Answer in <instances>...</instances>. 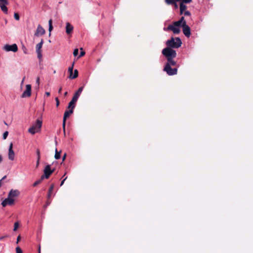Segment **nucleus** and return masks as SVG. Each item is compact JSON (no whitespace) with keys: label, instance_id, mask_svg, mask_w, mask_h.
I'll return each instance as SVG.
<instances>
[{"label":"nucleus","instance_id":"nucleus-31","mask_svg":"<svg viewBox=\"0 0 253 253\" xmlns=\"http://www.w3.org/2000/svg\"><path fill=\"white\" fill-rule=\"evenodd\" d=\"M19 223L18 222H16L14 223V229H13V230L14 231H16L17 228H18L19 227Z\"/></svg>","mask_w":253,"mask_h":253},{"label":"nucleus","instance_id":"nucleus-27","mask_svg":"<svg viewBox=\"0 0 253 253\" xmlns=\"http://www.w3.org/2000/svg\"><path fill=\"white\" fill-rule=\"evenodd\" d=\"M182 24L181 23V22L178 20L177 21L173 22L172 25H174V26L178 27L180 26L182 27Z\"/></svg>","mask_w":253,"mask_h":253},{"label":"nucleus","instance_id":"nucleus-32","mask_svg":"<svg viewBox=\"0 0 253 253\" xmlns=\"http://www.w3.org/2000/svg\"><path fill=\"white\" fill-rule=\"evenodd\" d=\"M14 17L15 18V20H19V19H20V17H19V14L18 13H14Z\"/></svg>","mask_w":253,"mask_h":253},{"label":"nucleus","instance_id":"nucleus-23","mask_svg":"<svg viewBox=\"0 0 253 253\" xmlns=\"http://www.w3.org/2000/svg\"><path fill=\"white\" fill-rule=\"evenodd\" d=\"M165 1L168 4L172 5V4H175V2L178 1V0H165Z\"/></svg>","mask_w":253,"mask_h":253},{"label":"nucleus","instance_id":"nucleus-2","mask_svg":"<svg viewBox=\"0 0 253 253\" xmlns=\"http://www.w3.org/2000/svg\"><path fill=\"white\" fill-rule=\"evenodd\" d=\"M162 52L167 59L168 58H174L176 56L175 50L169 48V47H167L163 49Z\"/></svg>","mask_w":253,"mask_h":253},{"label":"nucleus","instance_id":"nucleus-21","mask_svg":"<svg viewBox=\"0 0 253 253\" xmlns=\"http://www.w3.org/2000/svg\"><path fill=\"white\" fill-rule=\"evenodd\" d=\"M53 188H54V184H52L49 189H48V194H47V198L48 199H49L51 195V194H52V191L53 190Z\"/></svg>","mask_w":253,"mask_h":253},{"label":"nucleus","instance_id":"nucleus-58","mask_svg":"<svg viewBox=\"0 0 253 253\" xmlns=\"http://www.w3.org/2000/svg\"><path fill=\"white\" fill-rule=\"evenodd\" d=\"M2 156L1 155H0V163H1V162L2 161Z\"/></svg>","mask_w":253,"mask_h":253},{"label":"nucleus","instance_id":"nucleus-64","mask_svg":"<svg viewBox=\"0 0 253 253\" xmlns=\"http://www.w3.org/2000/svg\"><path fill=\"white\" fill-rule=\"evenodd\" d=\"M49 203H49V202H47V203H46V204H47V205H48V204H49Z\"/></svg>","mask_w":253,"mask_h":253},{"label":"nucleus","instance_id":"nucleus-16","mask_svg":"<svg viewBox=\"0 0 253 253\" xmlns=\"http://www.w3.org/2000/svg\"><path fill=\"white\" fill-rule=\"evenodd\" d=\"M167 63L166 64H168L170 67L171 66H176V62L173 60V58H168L167 59Z\"/></svg>","mask_w":253,"mask_h":253},{"label":"nucleus","instance_id":"nucleus-48","mask_svg":"<svg viewBox=\"0 0 253 253\" xmlns=\"http://www.w3.org/2000/svg\"><path fill=\"white\" fill-rule=\"evenodd\" d=\"M36 83L39 85L40 84V78L38 77L36 80Z\"/></svg>","mask_w":253,"mask_h":253},{"label":"nucleus","instance_id":"nucleus-56","mask_svg":"<svg viewBox=\"0 0 253 253\" xmlns=\"http://www.w3.org/2000/svg\"><path fill=\"white\" fill-rule=\"evenodd\" d=\"M6 176L5 175L0 180H1V181H2L3 180L5 179L6 178Z\"/></svg>","mask_w":253,"mask_h":253},{"label":"nucleus","instance_id":"nucleus-35","mask_svg":"<svg viewBox=\"0 0 253 253\" xmlns=\"http://www.w3.org/2000/svg\"><path fill=\"white\" fill-rule=\"evenodd\" d=\"M78 53H79L78 49V48L75 49L74 50V52H73L74 56H77L78 55Z\"/></svg>","mask_w":253,"mask_h":253},{"label":"nucleus","instance_id":"nucleus-11","mask_svg":"<svg viewBox=\"0 0 253 253\" xmlns=\"http://www.w3.org/2000/svg\"><path fill=\"white\" fill-rule=\"evenodd\" d=\"M13 144L10 143L8 149V158L9 160L13 161L14 159L15 154L12 149Z\"/></svg>","mask_w":253,"mask_h":253},{"label":"nucleus","instance_id":"nucleus-44","mask_svg":"<svg viewBox=\"0 0 253 253\" xmlns=\"http://www.w3.org/2000/svg\"><path fill=\"white\" fill-rule=\"evenodd\" d=\"M85 54V52L84 51H82L80 53V57H82Z\"/></svg>","mask_w":253,"mask_h":253},{"label":"nucleus","instance_id":"nucleus-59","mask_svg":"<svg viewBox=\"0 0 253 253\" xmlns=\"http://www.w3.org/2000/svg\"><path fill=\"white\" fill-rule=\"evenodd\" d=\"M51 171H52V173L55 171V169H51Z\"/></svg>","mask_w":253,"mask_h":253},{"label":"nucleus","instance_id":"nucleus-43","mask_svg":"<svg viewBox=\"0 0 253 253\" xmlns=\"http://www.w3.org/2000/svg\"><path fill=\"white\" fill-rule=\"evenodd\" d=\"M40 159H37L36 162V168H38L40 164Z\"/></svg>","mask_w":253,"mask_h":253},{"label":"nucleus","instance_id":"nucleus-3","mask_svg":"<svg viewBox=\"0 0 253 253\" xmlns=\"http://www.w3.org/2000/svg\"><path fill=\"white\" fill-rule=\"evenodd\" d=\"M164 71H165L167 74L169 76H172L177 74V68H172L169 65L166 64L164 68Z\"/></svg>","mask_w":253,"mask_h":253},{"label":"nucleus","instance_id":"nucleus-25","mask_svg":"<svg viewBox=\"0 0 253 253\" xmlns=\"http://www.w3.org/2000/svg\"><path fill=\"white\" fill-rule=\"evenodd\" d=\"M43 180V179H42V176L41 177V178L37 181H36L34 183H33V186L35 187L36 186H37L38 185H39V184H40L42 181Z\"/></svg>","mask_w":253,"mask_h":253},{"label":"nucleus","instance_id":"nucleus-36","mask_svg":"<svg viewBox=\"0 0 253 253\" xmlns=\"http://www.w3.org/2000/svg\"><path fill=\"white\" fill-rule=\"evenodd\" d=\"M8 134V132L7 131H5L3 134V139H5L7 138Z\"/></svg>","mask_w":253,"mask_h":253},{"label":"nucleus","instance_id":"nucleus-39","mask_svg":"<svg viewBox=\"0 0 253 253\" xmlns=\"http://www.w3.org/2000/svg\"><path fill=\"white\" fill-rule=\"evenodd\" d=\"M74 108H75V106H71L68 104V109L69 110H72V111H73Z\"/></svg>","mask_w":253,"mask_h":253},{"label":"nucleus","instance_id":"nucleus-24","mask_svg":"<svg viewBox=\"0 0 253 253\" xmlns=\"http://www.w3.org/2000/svg\"><path fill=\"white\" fill-rule=\"evenodd\" d=\"M0 7L3 12H4L5 13H7L8 9L7 8V7L6 6V5H4V4H2L1 5H0Z\"/></svg>","mask_w":253,"mask_h":253},{"label":"nucleus","instance_id":"nucleus-26","mask_svg":"<svg viewBox=\"0 0 253 253\" xmlns=\"http://www.w3.org/2000/svg\"><path fill=\"white\" fill-rule=\"evenodd\" d=\"M61 151L58 152L57 149L55 150V154L54 157L56 159H59L60 158Z\"/></svg>","mask_w":253,"mask_h":253},{"label":"nucleus","instance_id":"nucleus-20","mask_svg":"<svg viewBox=\"0 0 253 253\" xmlns=\"http://www.w3.org/2000/svg\"><path fill=\"white\" fill-rule=\"evenodd\" d=\"M78 77V71L77 69L74 70V74L72 75H70L69 78L71 79H74Z\"/></svg>","mask_w":253,"mask_h":253},{"label":"nucleus","instance_id":"nucleus-62","mask_svg":"<svg viewBox=\"0 0 253 253\" xmlns=\"http://www.w3.org/2000/svg\"><path fill=\"white\" fill-rule=\"evenodd\" d=\"M39 253H41V248H40V247H39Z\"/></svg>","mask_w":253,"mask_h":253},{"label":"nucleus","instance_id":"nucleus-33","mask_svg":"<svg viewBox=\"0 0 253 253\" xmlns=\"http://www.w3.org/2000/svg\"><path fill=\"white\" fill-rule=\"evenodd\" d=\"M36 52L37 53V54H38V58L39 59H41L42 58V51H36Z\"/></svg>","mask_w":253,"mask_h":253},{"label":"nucleus","instance_id":"nucleus-57","mask_svg":"<svg viewBox=\"0 0 253 253\" xmlns=\"http://www.w3.org/2000/svg\"><path fill=\"white\" fill-rule=\"evenodd\" d=\"M67 94H68V92H67V91H66V92H65L64 93V96L65 97H66V96L67 95Z\"/></svg>","mask_w":253,"mask_h":253},{"label":"nucleus","instance_id":"nucleus-53","mask_svg":"<svg viewBox=\"0 0 253 253\" xmlns=\"http://www.w3.org/2000/svg\"><path fill=\"white\" fill-rule=\"evenodd\" d=\"M61 91H62V87H60V88L59 89L58 93H61Z\"/></svg>","mask_w":253,"mask_h":253},{"label":"nucleus","instance_id":"nucleus-9","mask_svg":"<svg viewBox=\"0 0 253 253\" xmlns=\"http://www.w3.org/2000/svg\"><path fill=\"white\" fill-rule=\"evenodd\" d=\"M45 31L41 25H38L37 30L35 33V36L39 37L45 34Z\"/></svg>","mask_w":253,"mask_h":253},{"label":"nucleus","instance_id":"nucleus-34","mask_svg":"<svg viewBox=\"0 0 253 253\" xmlns=\"http://www.w3.org/2000/svg\"><path fill=\"white\" fill-rule=\"evenodd\" d=\"M16 253H22V251L19 247H17L16 248Z\"/></svg>","mask_w":253,"mask_h":253},{"label":"nucleus","instance_id":"nucleus-37","mask_svg":"<svg viewBox=\"0 0 253 253\" xmlns=\"http://www.w3.org/2000/svg\"><path fill=\"white\" fill-rule=\"evenodd\" d=\"M78 99V98H77L76 96H75L74 95L73 96L72 99V100L73 101V102H75V103H76V102L77 101Z\"/></svg>","mask_w":253,"mask_h":253},{"label":"nucleus","instance_id":"nucleus-5","mask_svg":"<svg viewBox=\"0 0 253 253\" xmlns=\"http://www.w3.org/2000/svg\"><path fill=\"white\" fill-rule=\"evenodd\" d=\"M182 27L183 34L186 37L189 38L191 35L190 28L186 24L185 21H184L182 23Z\"/></svg>","mask_w":253,"mask_h":253},{"label":"nucleus","instance_id":"nucleus-29","mask_svg":"<svg viewBox=\"0 0 253 253\" xmlns=\"http://www.w3.org/2000/svg\"><path fill=\"white\" fill-rule=\"evenodd\" d=\"M178 1H180V3H189L192 1V0H178Z\"/></svg>","mask_w":253,"mask_h":253},{"label":"nucleus","instance_id":"nucleus-14","mask_svg":"<svg viewBox=\"0 0 253 253\" xmlns=\"http://www.w3.org/2000/svg\"><path fill=\"white\" fill-rule=\"evenodd\" d=\"M73 30V26L69 22L66 23V32L67 35L71 34Z\"/></svg>","mask_w":253,"mask_h":253},{"label":"nucleus","instance_id":"nucleus-40","mask_svg":"<svg viewBox=\"0 0 253 253\" xmlns=\"http://www.w3.org/2000/svg\"><path fill=\"white\" fill-rule=\"evenodd\" d=\"M184 14L185 16H190L191 15V13L189 11H185L184 12Z\"/></svg>","mask_w":253,"mask_h":253},{"label":"nucleus","instance_id":"nucleus-18","mask_svg":"<svg viewBox=\"0 0 253 253\" xmlns=\"http://www.w3.org/2000/svg\"><path fill=\"white\" fill-rule=\"evenodd\" d=\"M43 43V40L42 39L40 42L36 45V51H42L41 48Z\"/></svg>","mask_w":253,"mask_h":253},{"label":"nucleus","instance_id":"nucleus-47","mask_svg":"<svg viewBox=\"0 0 253 253\" xmlns=\"http://www.w3.org/2000/svg\"><path fill=\"white\" fill-rule=\"evenodd\" d=\"M179 21H180L181 23L182 24L183 23L184 21H185L184 20V17H182Z\"/></svg>","mask_w":253,"mask_h":253},{"label":"nucleus","instance_id":"nucleus-55","mask_svg":"<svg viewBox=\"0 0 253 253\" xmlns=\"http://www.w3.org/2000/svg\"><path fill=\"white\" fill-rule=\"evenodd\" d=\"M76 93H78L79 95H81V92L79 91L78 90L76 92Z\"/></svg>","mask_w":253,"mask_h":253},{"label":"nucleus","instance_id":"nucleus-8","mask_svg":"<svg viewBox=\"0 0 253 253\" xmlns=\"http://www.w3.org/2000/svg\"><path fill=\"white\" fill-rule=\"evenodd\" d=\"M31 95V85L30 84H27L26 86V90L22 93L21 97H30Z\"/></svg>","mask_w":253,"mask_h":253},{"label":"nucleus","instance_id":"nucleus-60","mask_svg":"<svg viewBox=\"0 0 253 253\" xmlns=\"http://www.w3.org/2000/svg\"><path fill=\"white\" fill-rule=\"evenodd\" d=\"M2 185V181L1 180H0V187Z\"/></svg>","mask_w":253,"mask_h":253},{"label":"nucleus","instance_id":"nucleus-12","mask_svg":"<svg viewBox=\"0 0 253 253\" xmlns=\"http://www.w3.org/2000/svg\"><path fill=\"white\" fill-rule=\"evenodd\" d=\"M167 30L172 31L173 33L175 34H178L180 32V30L179 28L174 26L173 25H169L167 27Z\"/></svg>","mask_w":253,"mask_h":253},{"label":"nucleus","instance_id":"nucleus-50","mask_svg":"<svg viewBox=\"0 0 253 253\" xmlns=\"http://www.w3.org/2000/svg\"><path fill=\"white\" fill-rule=\"evenodd\" d=\"M83 88H84V87L83 86H81L80 87L79 89H78V90L81 91V92H82L83 90Z\"/></svg>","mask_w":253,"mask_h":253},{"label":"nucleus","instance_id":"nucleus-52","mask_svg":"<svg viewBox=\"0 0 253 253\" xmlns=\"http://www.w3.org/2000/svg\"><path fill=\"white\" fill-rule=\"evenodd\" d=\"M172 5H173L174 6L175 8H177L178 7L176 2H175V4H172Z\"/></svg>","mask_w":253,"mask_h":253},{"label":"nucleus","instance_id":"nucleus-45","mask_svg":"<svg viewBox=\"0 0 253 253\" xmlns=\"http://www.w3.org/2000/svg\"><path fill=\"white\" fill-rule=\"evenodd\" d=\"M67 178V177H66L65 178H64V179L61 181V184H60V186H62L64 183V181Z\"/></svg>","mask_w":253,"mask_h":253},{"label":"nucleus","instance_id":"nucleus-49","mask_svg":"<svg viewBox=\"0 0 253 253\" xmlns=\"http://www.w3.org/2000/svg\"><path fill=\"white\" fill-rule=\"evenodd\" d=\"M66 157V154L65 153L62 157V161H64L65 160Z\"/></svg>","mask_w":253,"mask_h":253},{"label":"nucleus","instance_id":"nucleus-4","mask_svg":"<svg viewBox=\"0 0 253 253\" xmlns=\"http://www.w3.org/2000/svg\"><path fill=\"white\" fill-rule=\"evenodd\" d=\"M43 174L42 175V179H48L50 175L52 174V171H51V166L50 165H47L44 168L43 170Z\"/></svg>","mask_w":253,"mask_h":253},{"label":"nucleus","instance_id":"nucleus-42","mask_svg":"<svg viewBox=\"0 0 253 253\" xmlns=\"http://www.w3.org/2000/svg\"><path fill=\"white\" fill-rule=\"evenodd\" d=\"M76 103L75 102H73V101L71 100V101L69 102V105L71 106H75Z\"/></svg>","mask_w":253,"mask_h":253},{"label":"nucleus","instance_id":"nucleus-41","mask_svg":"<svg viewBox=\"0 0 253 253\" xmlns=\"http://www.w3.org/2000/svg\"><path fill=\"white\" fill-rule=\"evenodd\" d=\"M55 101H56V105L57 107H58L59 105V100L57 97L55 98Z\"/></svg>","mask_w":253,"mask_h":253},{"label":"nucleus","instance_id":"nucleus-22","mask_svg":"<svg viewBox=\"0 0 253 253\" xmlns=\"http://www.w3.org/2000/svg\"><path fill=\"white\" fill-rule=\"evenodd\" d=\"M48 24H49L48 30H49V35L50 36V33H51V31L53 30L52 20V19H50L49 20Z\"/></svg>","mask_w":253,"mask_h":253},{"label":"nucleus","instance_id":"nucleus-17","mask_svg":"<svg viewBox=\"0 0 253 253\" xmlns=\"http://www.w3.org/2000/svg\"><path fill=\"white\" fill-rule=\"evenodd\" d=\"M39 131H40V130L36 129V126H32V127H30L28 129V132L29 133H31L32 134H34L36 132H38Z\"/></svg>","mask_w":253,"mask_h":253},{"label":"nucleus","instance_id":"nucleus-7","mask_svg":"<svg viewBox=\"0 0 253 253\" xmlns=\"http://www.w3.org/2000/svg\"><path fill=\"white\" fill-rule=\"evenodd\" d=\"M14 203V199L11 198L10 197H9L8 195V197L5 199L4 200L2 201L1 203V205L2 207H5L7 205L11 206L13 205Z\"/></svg>","mask_w":253,"mask_h":253},{"label":"nucleus","instance_id":"nucleus-10","mask_svg":"<svg viewBox=\"0 0 253 253\" xmlns=\"http://www.w3.org/2000/svg\"><path fill=\"white\" fill-rule=\"evenodd\" d=\"M73 113V111L72 110H68L65 111L64 114L63 119V129H65L66 121L67 118H68L71 114Z\"/></svg>","mask_w":253,"mask_h":253},{"label":"nucleus","instance_id":"nucleus-30","mask_svg":"<svg viewBox=\"0 0 253 253\" xmlns=\"http://www.w3.org/2000/svg\"><path fill=\"white\" fill-rule=\"evenodd\" d=\"M36 154H37V159H40L41 154H40V150L39 149H37Z\"/></svg>","mask_w":253,"mask_h":253},{"label":"nucleus","instance_id":"nucleus-46","mask_svg":"<svg viewBox=\"0 0 253 253\" xmlns=\"http://www.w3.org/2000/svg\"><path fill=\"white\" fill-rule=\"evenodd\" d=\"M20 239H21V237H20V235H19V236L17 237V242H16V243H17V244H18V242L20 241Z\"/></svg>","mask_w":253,"mask_h":253},{"label":"nucleus","instance_id":"nucleus-51","mask_svg":"<svg viewBox=\"0 0 253 253\" xmlns=\"http://www.w3.org/2000/svg\"><path fill=\"white\" fill-rule=\"evenodd\" d=\"M75 96H76L77 98H79V96H80V95H79L78 93H75L74 95Z\"/></svg>","mask_w":253,"mask_h":253},{"label":"nucleus","instance_id":"nucleus-6","mask_svg":"<svg viewBox=\"0 0 253 253\" xmlns=\"http://www.w3.org/2000/svg\"><path fill=\"white\" fill-rule=\"evenodd\" d=\"M3 49L6 51H11L15 52L18 50V47L15 43L12 45L5 44L3 47Z\"/></svg>","mask_w":253,"mask_h":253},{"label":"nucleus","instance_id":"nucleus-1","mask_svg":"<svg viewBox=\"0 0 253 253\" xmlns=\"http://www.w3.org/2000/svg\"><path fill=\"white\" fill-rule=\"evenodd\" d=\"M182 42L179 38H176L174 39L172 37L169 40L166 42V45L167 47H169L170 48H178L181 46Z\"/></svg>","mask_w":253,"mask_h":253},{"label":"nucleus","instance_id":"nucleus-28","mask_svg":"<svg viewBox=\"0 0 253 253\" xmlns=\"http://www.w3.org/2000/svg\"><path fill=\"white\" fill-rule=\"evenodd\" d=\"M74 65V62L73 63L72 66L68 68V72H69L70 75H72V74H73V71Z\"/></svg>","mask_w":253,"mask_h":253},{"label":"nucleus","instance_id":"nucleus-13","mask_svg":"<svg viewBox=\"0 0 253 253\" xmlns=\"http://www.w3.org/2000/svg\"><path fill=\"white\" fill-rule=\"evenodd\" d=\"M20 194V192L18 190L11 189L8 193L9 197L14 199V198L18 197Z\"/></svg>","mask_w":253,"mask_h":253},{"label":"nucleus","instance_id":"nucleus-61","mask_svg":"<svg viewBox=\"0 0 253 253\" xmlns=\"http://www.w3.org/2000/svg\"><path fill=\"white\" fill-rule=\"evenodd\" d=\"M4 237H0V240H2L4 239Z\"/></svg>","mask_w":253,"mask_h":253},{"label":"nucleus","instance_id":"nucleus-54","mask_svg":"<svg viewBox=\"0 0 253 253\" xmlns=\"http://www.w3.org/2000/svg\"><path fill=\"white\" fill-rule=\"evenodd\" d=\"M45 95L47 96H49L50 95V93L49 92H45Z\"/></svg>","mask_w":253,"mask_h":253},{"label":"nucleus","instance_id":"nucleus-19","mask_svg":"<svg viewBox=\"0 0 253 253\" xmlns=\"http://www.w3.org/2000/svg\"><path fill=\"white\" fill-rule=\"evenodd\" d=\"M179 8L180 14H182L184 11L187 9V6L184 3H180Z\"/></svg>","mask_w":253,"mask_h":253},{"label":"nucleus","instance_id":"nucleus-38","mask_svg":"<svg viewBox=\"0 0 253 253\" xmlns=\"http://www.w3.org/2000/svg\"><path fill=\"white\" fill-rule=\"evenodd\" d=\"M78 99V98H77L76 96H75L74 95L73 96L72 99V100L73 101V102H75V103H76V102L77 101Z\"/></svg>","mask_w":253,"mask_h":253},{"label":"nucleus","instance_id":"nucleus-15","mask_svg":"<svg viewBox=\"0 0 253 253\" xmlns=\"http://www.w3.org/2000/svg\"><path fill=\"white\" fill-rule=\"evenodd\" d=\"M42 126V121L40 119H38L35 124L33 126H36V129L41 130V128Z\"/></svg>","mask_w":253,"mask_h":253},{"label":"nucleus","instance_id":"nucleus-63","mask_svg":"<svg viewBox=\"0 0 253 253\" xmlns=\"http://www.w3.org/2000/svg\"><path fill=\"white\" fill-rule=\"evenodd\" d=\"M66 174V173H65L64 174V175L63 176V177H65V176Z\"/></svg>","mask_w":253,"mask_h":253}]
</instances>
